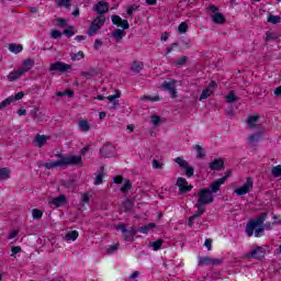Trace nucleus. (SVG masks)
<instances>
[{"mask_svg": "<svg viewBox=\"0 0 281 281\" xmlns=\"http://www.w3.org/2000/svg\"><path fill=\"white\" fill-rule=\"evenodd\" d=\"M267 216H269V213L263 212L257 218L250 220L246 225L247 236L251 237L255 234L256 238H260V236H261L262 232H265V229H267V231L273 229V225H276V222H273V223L266 222L265 223V221H267Z\"/></svg>", "mask_w": 281, "mask_h": 281, "instance_id": "f257e3e1", "label": "nucleus"}, {"mask_svg": "<svg viewBox=\"0 0 281 281\" xmlns=\"http://www.w3.org/2000/svg\"><path fill=\"white\" fill-rule=\"evenodd\" d=\"M57 157H61L57 155ZM82 164V156H68L61 157L59 160H50L49 162H37L40 168H46L47 170H53L54 168H63L65 166H78Z\"/></svg>", "mask_w": 281, "mask_h": 281, "instance_id": "f03ea898", "label": "nucleus"}, {"mask_svg": "<svg viewBox=\"0 0 281 281\" xmlns=\"http://www.w3.org/2000/svg\"><path fill=\"white\" fill-rule=\"evenodd\" d=\"M198 205H210L211 203H214V194H212V191L207 188L200 189L198 193Z\"/></svg>", "mask_w": 281, "mask_h": 281, "instance_id": "7ed1b4c3", "label": "nucleus"}, {"mask_svg": "<svg viewBox=\"0 0 281 281\" xmlns=\"http://www.w3.org/2000/svg\"><path fill=\"white\" fill-rule=\"evenodd\" d=\"M223 265V259L211 258V257H200L199 266L200 267H216Z\"/></svg>", "mask_w": 281, "mask_h": 281, "instance_id": "20e7f679", "label": "nucleus"}, {"mask_svg": "<svg viewBox=\"0 0 281 281\" xmlns=\"http://www.w3.org/2000/svg\"><path fill=\"white\" fill-rule=\"evenodd\" d=\"M250 190H254V180L247 178L246 182L235 190V194H237V196H245V194H249Z\"/></svg>", "mask_w": 281, "mask_h": 281, "instance_id": "39448f33", "label": "nucleus"}, {"mask_svg": "<svg viewBox=\"0 0 281 281\" xmlns=\"http://www.w3.org/2000/svg\"><path fill=\"white\" fill-rule=\"evenodd\" d=\"M267 251L258 246L256 247L255 249L250 250L249 252L245 254L244 255V258H247V259H255V260H262V258H265Z\"/></svg>", "mask_w": 281, "mask_h": 281, "instance_id": "423d86ee", "label": "nucleus"}, {"mask_svg": "<svg viewBox=\"0 0 281 281\" xmlns=\"http://www.w3.org/2000/svg\"><path fill=\"white\" fill-rule=\"evenodd\" d=\"M116 229L119 232H122V234H124V240H127V241L133 240V238H135V234H137V231L135 229V227L127 229L126 225H124V224H119L116 226Z\"/></svg>", "mask_w": 281, "mask_h": 281, "instance_id": "0eeeda50", "label": "nucleus"}, {"mask_svg": "<svg viewBox=\"0 0 281 281\" xmlns=\"http://www.w3.org/2000/svg\"><path fill=\"white\" fill-rule=\"evenodd\" d=\"M160 89L168 91L173 100L177 98V80L165 81Z\"/></svg>", "mask_w": 281, "mask_h": 281, "instance_id": "6e6552de", "label": "nucleus"}, {"mask_svg": "<svg viewBox=\"0 0 281 281\" xmlns=\"http://www.w3.org/2000/svg\"><path fill=\"white\" fill-rule=\"evenodd\" d=\"M71 69V65L65 64L63 61H56L49 65V71H57L59 74H65Z\"/></svg>", "mask_w": 281, "mask_h": 281, "instance_id": "1a4fd4ad", "label": "nucleus"}, {"mask_svg": "<svg viewBox=\"0 0 281 281\" xmlns=\"http://www.w3.org/2000/svg\"><path fill=\"white\" fill-rule=\"evenodd\" d=\"M176 186L179 187L180 194H184V192H192V189L194 188L192 184H188V180L183 177L178 178Z\"/></svg>", "mask_w": 281, "mask_h": 281, "instance_id": "9d476101", "label": "nucleus"}, {"mask_svg": "<svg viewBox=\"0 0 281 281\" xmlns=\"http://www.w3.org/2000/svg\"><path fill=\"white\" fill-rule=\"evenodd\" d=\"M227 177L228 175L213 181L211 184H210V188L209 190L211 191V193H216L221 190V186H223V183H225V181H227Z\"/></svg>", "mask_w": 281, "mask_h": 281, "instance_id": "9b49d317", "label": "nucleus"}, {"mask_svg": "<svg viewBox=\"0 0 281 281\" xmlns=\"http://www.w3.org/2000/svg\"><path fill=\"white\" fill-rule=\"evenodd\" d=\"M122 95V92L120 90L116 91L115 94L109 95L106 97V100H109V102L112 104L110 109H112V111H115V109H117V106H120V98Z\"/></svg>", "mask_w": 281, "mask_h": 281, "instance_id": "f8f14e48", "label": "nucleus"}, {"mask_svg": "<svg viewBox=\"0 0 281 281\" xmlns=\"http://www.w3.org/2000/svg\"><path fill=\"white\" fill-rule=\"evenodd\" d=\"M111 19L113 25H116V27H123V30H128V27H131L128 21L122 20L120 15H112Z\"/></svg>", "mask_w": 281, "mask_h": 281, "instance_id": "ddd939ff", "label": "nucleus"}, {"mask_svg": "<svg viewBox=\"0 0 281 281\" xmlns=\"http://www.w3.org/2000/svg\"><path fill=\"white\" fill-rule=\"evenodd\" d=\"M49 205H54V207H63L65 203H67V196L61 194L57 198H53L48 201Z\"/></svg>", "mask_w": 281, "mask_h": 281, "instance_id": "4468645a", "label": "nucleus"}, {"mask_svg": "<svg viewBox=\"0 0 281 281\" xmlns=\"http://www.w3.org/2000/svg\"><path fill=\"white\" fill-rule=\"evenodd\" d=\"M93 10L97 14H106L109 12V2L102 0L94 5Z\"/></svg>", "mask_w": 281, "mask_h": 281, "instance_id": "2eb2a0df", "label": "nucleus"}, {"mask_svg": "<svg viewBox=\"0 0 281 281\" xmlns=\"http://www.w3.org/2000/svg\"><path fill=\"white\" fill-rule=\"evenodd\" d=\"M102 157H113L115 155V147L111 144H105L100 150Z\"/></svg>", "mask_w": 281, "mask_h": 281, "instance_id": "dca6fc26", "label": "nucleus"}, {"mask_svg": "<svg viewBox=\"0 0 281 281\" xmlns=\"http://www.w3.org/2000/svg\"><path fill=\"white\" fill-rule=\"evenodd\" d=\"M33 68L34 59H25L19 69L22 71V75L25 76V74H27V71L32 70Z\"/></svg>", "mask_w": 281, "mask_h": 281, "instance_id": "f3484780", "label": "nucleus"}, {"mask_svg": "<svg viewBox=\"0 0 281 281\" xmlns=\"http://www.w3.org/2000/svg\"><path fill=\"white\" fill-rule=\"evenodd\" d=\"M211 170H223L225 168V161L221 158L215 159L209 164Z\"/></svg>", "mask_w": 281, "mask_h": 281, "instance_id": "a211bd4d", "label": "nucleus"}, {"mask_svg": "<svg viewBox=\"0 0 281 281\" xmlns=\"http://www.w3.org/2000/svg\"><path fill=\"white\" fill-rule=\"evenodd\" d=\"M111 36L116 41V43H120V41L126 36V31L116 29L112 32Z\"/></svg>", "mask_w": 281, "mask_h": 281, "instance_id": "6ab92c4d", "label": "nucleus"}, {"mask_svg": "<svg viewBox=\"0 0 281 281\" xmlns=\"http://www.w3.org/2000/svg\"><path fill=\"white\" fill-rule=\"evenodd\" d=\"M104 181V167H101L99 172L95 175L94 186H102Z\"/></svg>", "mask_w": 281, "mask_h": 281, "instance_id": "aec40b11", "label": "nucleus"}, {"mask_svg": "<svg viewBox=\"0 0 281 281\" xmlns=\"http://www.w3.org/2000/svg\"><path fill=\"white\" fill-rule=\"evenodd\" d=\"M23 76V72L18 69L15 71H11L9 75H8V80L9 82H14L15 80H19V78H21Z\"/></svg>", "mask_w": 281, "mask_h": 281, "instance_id": "412c9836", "label": "nucleus"}, {"mask_svg": "<svg viewBox=\"0 0 281 281\" xmlns=\"http://www.w3.org/2000/svg\"><path fill=\"white\" fill-rule=\"evenodd\" d=\"M104 23H106V18L104 15H99L92 21V24L95 27H99V30H102V25H104Z\"/></svg>", "mask_w": 281, "mask_h": 281, "instance_id": "4be33fe9", "label": "nucleus"}, {"mask_svg": "<svg viewBox=\"0 0 281 281\" xmlns=\"http://www.w3.org/2000/svg\"><path fill=\"white\" fill-rule=\"evenodd\" d=\"M9 52H12V54H21L23 52V45H21V44H10L9 45Z\"/></svg>", "mask_w": 281, "mask_h": 281, "instance_id": "5701e85b", "label": "nucleus"}, {"mask_svg": "<svg viewBox=\"0 0 281 281\" xmlns=\"http://www.w3.org/2000/svg\"><path fill=\"white\" fill-rule=\"evenodd\" d=\"M78 125L80 131H82L83 133H88V131H91V125L87 120L79 121Z\"/></svg>", "mask_w": 281, "mask_h": 281, "instance_id": "b1692460", "label": "nucleus"}, {"mask_svg": "<svg viewBox=\"0 0 281 281\" xmlns=\"http://www.w3.org/2000/svg\"><path fill=\"white\" fill-rule=\"evenodd\" d=\"M35 142H36L38 148H43V146H45V143L47 142V136L37 134L35 136Z\"/></svg>", "mask_w": 281, "mask_h": 281, "instance_id": "393cba45", "label": "nucleus"}, {"mask_svg": "<svg viewBox=\"0 0 281 281\" xmlns=\"http://www.w3.org/2000/svg\"><path fill=\"white\" fill-rule=\"evenodd\" d=\"M193 150H195L198 159H205V149L201 145H195Z\"/></svg>", "mask_w": 281, "mask_h": 281, "instance_id": "a878e982", "label": "nucleus"}, {"mask_svg": "<svg viewBox=\"0 0 281 281\" xmlns=\"http://www.w3.org/2000/svg\"><path fill=\"white\" fill-rule=\"evenodd\" d=\"M155 227H156L155 223H149L147 225L139 227L138 232L140 234H148V232H150V229H155Z\"/></svg>", "mask_w": 281, "mask_h": 281, "instance_id": "bb28decb", "label": "nucleus"}, {"mask_svg": "<svg viewBox=\"0 0 281 281\" xmlns=\"http://www.w3.org/2000/svg\"><path fill=\"white\" fill-rule=\"evenodd\" d=\"M262 137V133L258 132L256 134H252L248 137L249 144H257V142H260V138Z\"/></svg>", "mask_w": 281, "mask_h": 281, "instance_id": "cd10ccee", "label": "nucleus"}, {"mask_svg": "<svg viewBox=\"0 0 281 281\" xmlns=\"http://www.w3.org/2000/svg\"><path fill=\"white\" fill-rule=\"evenodd\" d=\"M12 102H14V97H9L5 100L1 101L0 102V111H2V109L10 106L12 104Z\"/></svg>", "mask_w": 281, "mask_h": 281, "instance_id": "c85d7f7f", "label": "nucleus"}, {"mask_svg": "<svg viewBox=\"0 0 281 281\" xmlns=\"http://www.w3.org/2000/svg\"><path fill=\"white\" fill-rule=\"evenodd\" d=\"M78 236H79V233L78 231H72V232H69L68 234H66L65 236V240L69 241V240H78Z\"/></svg>", "mask_w": 281, "mask_h": 281, "instance_id": "c756f323", "label": "nucleus"}, {"mask_svg": "<svg viewBox=\"0 0 281 281\" xmlns=\"http://www.w3.org/2000/svg\"><path fill=\"white\" fill-rule=\"evenodd\" d=\"M161 245H164V239L149 243V247H153L154 251H159V249H161Z\"/></svg>", "mask_w": 281, "mask_h": 281, "instance_id": "7c9ffc66", "label": "nucleus"}, {"mask_svg": "<svg viewBox=\"0 0 281 281\" xmlns=\"http://www.w3.org/2000/svg\"><path fill=\"white\" fill-rule=\"evenodd\" d=\"M131 69H132V71H135V74H139V71H142V69H144V63L134 61Z\"/></svg>", "mask_w": 281, "mask_h": 281, "instance_id": "2f4dec72", "label": "nucleus"}, {"mask_svg": "<svg viewBox=\"0 0 281 281\" xmlns=\"http://www.w3.org/2000/svg\"><path fill=\"white\" fill-rule=\"evenodd\" d=\"M226 102L228 104H233L234 102L238 101V97H236V93L234 91H231L226 97H225Z\"/></svg>", "mask_w": 281, "mask_h": 281, "instance_id": "473e14b6", "label": "nucleus"}, {"mask_svg": "<svg viewBox=\"0 0 281 281\" xmlns=\"http://www.w3.org/2000/svg\"><path fill=\"white\" fill-rule=\"evenodd\" d=\"M276 38H278V36L276 35V33L268 31L266 32L265 36H263V41L266 43H269L271 41H276Z\"/></svg>", "mask_w": 281, "mask_h": 281, "instance_id": "72a5a7b5", "label": "nucleus"}, {"mask_svg": "<svg viewBox=\"0 0 281 281\" xmlns=\"http://www.w3.org/2000/svg\"><path fill=\"white\" fill-rule=\"evenodd\" d=\"M259 116L258 115H252L247 119V124L249 128H256V122H258Z\"/></svg>", "mask_w": 281, "mask_h": 281, "instance_id": "f704fd0d", "label": "nucleus"}, {"mask_svg": "<svg viewBox=\"0 0 281 281\" xmlns=\"http://www.w3.org/2000/svg\"><path fill=\"white\" fill-rule=\"evenodd\" d=\"M212 93H214L213 89H211V88L204 89L200 95V100H207V98H210V95H212Z\"/></svg>", "mask_w": 281, "mask_h": 281, "instance_id": "c9c22d12", "label": "nucleus"}, {"mask_svg": "<svg viewBox=\"0 0 281 281\" xmlns=\"http://www.w3.org/2000/svg\"><path fill=\"white\" fill-rule=\"evenodd\" d=\"M140 100H147L148 102H159L161 100V97L159 94L156 95H143L140 97Z\"/></svg>", "mask_w": 281, "mask_h": 281, "instance_id": "e433bc0d", "label": "nucleus"}, {"mask_svg": "<svg viewBox=\"0 0 281 281\" xmlns=\"http://www.w3.org/2000/svg\"><path fill=\"white\" fill-rule=\"evenodd\" d=\"M213 23L221 24L225 21V16L222 13H215L212 15Z\"/></svg>", "mask_w": 281, "mask_h": 281, "instance_id": "4c0bfd02", "label": "nucleus"}, {"mask_svg": "<svg viewBox=\"0 0 281 281\" xmlns=\"http://www.w3.org/2000/svg\"><path fill=\"white\" fill-rule=\"evenodd\" d=\"M138 10H139V5H138V4H132V5H130V7L127 8L126 13L128 14V16H130L131 19H133V13H134V12H137Z\"/></svg>", "mask_w": 281, "mask_h": 281, "instance_id": "58836bf2", "label": "nucleus"}, {"mask_svg": "<svg viewBox=\"0 0 281 281\" xmlns=\"http://www.w3.org/2000/svg\"><path fill=\"white\" fill-rule=\"evenodd\" d=\"M100 32L99 26H95L91 23L90 27L87 31L88 36H95V34Z\"/></svg>", "mask_w": 281, "mask_h": 281, "instance_id": "ea45409f", "label": "nucleus"}, {"mask_svg": "<svg viewBox=\"0 0 281 281\" xmlns=\"http://www.w3.org/2000/svg\"><path fill=\"white\" fill-rule=\"evenodd\" d=\"M281 22L280 15H270L268 16V23H271L272 25H278V23Z\"/></svg>", "mask_w": 281, "mask_h": 281, "instance_id": "a19ab883", "label": "nucleus"}, {"mask_svg": "<svg viewBox=\"0 0 281 281\" xmlns=\"http://www.w3.org/2000/svg\"><path fill=\"white\" fill-rule=\"evenodd\" d=\"M194 207L198 209V211L193 215V216H195V218H199L200 216H203V214H205V209L203 207V205H199L195 203Z\"/></svg>", "mask_w": 281, "mask_h": 281, "instance_id": "79ce46f5", "label": "nucleus"}, {"mask_svg": "<svg viewBox=\"0 0 281 281\" xmlns=\"http://www.w3.org/2000/svg\"><path fill=\"white\" fill-rule=\"evenodd\" d=\"M10 169H8V168H1L0 169V181H1V179L2 180H5V179H8L9 177H10Z\"/></svg>", "mask_w": 281, "mask_h": 281, "instance_id": "37998d69", "label": "nucleus"}, {"mask_svg": "<svg viewBox=\"0 0 281 281\" xmlns=\"http://www.w3.org/2000/svg\"><path fill=\"white\" fill-rule=\"evenodd\" d=\"M135 203H133L132 200H126L124 203H123V209L125 210V212H131L134 207Z\"/></svg>", "mask_w": 281, "mask_h": 281, "instance_id": "c03bdc74", "label": "nucleus"}, {"mask_svg": "<svg viewBox=\"0 0 281 281\" xmlns=\"http://www.w3.org/2000/svg\"><path fill=\"white\" fill-rule=\"evenodd\" d=\"M32 216L35 221H40V218H43V211L38 210V209H34L32 211Z\"/></svg>", "mask_w": 281, "mask_h": 281, "instance_id": "a18cd8bd", "label": "nucleus"}, {"mask_svg": "<svg viewBox=\"0 0 281 281\" xmlns=\"http://www.w3.org/2000/svg\"><path fill=\"white\" fill-rule=\"evenodd\" d=\"M271 175L272 177H276V178L281 177V165L272 167Z\"/></svg>", "mask_w": 281, "mask_h": 281, "instance_id": "49530a36", "label": "nucleus"}, {"mask_svg": "<svg viewBox=\"0 0 281 281\" xmlns=\"http://www.w3.org/2000/svg\"><path fill=\"white\" fill-rule=\"evenodd\" d=\"M175 161H176V164H178V166H180V168H186L189 165L187 162V160L183 159V157H177V158H175Z\"/></svg>", "mask_w": 281, "mask_h": 281, "instance_id": "de8ad7c7", "label": "nucleus"}, {"mask_svg": "<svg viewBox=\"0 0 281 281\" xmlns=\"http://www.w3.org/2000/svg\"><path fill=\"white\" fill-rule=\"evenodd\" d=\"M82 58H85V53L82 50L71 54V60H82Z\"/></svg>", "mask_w": 281, "mask_h": 281, "instance_id": "09e8293b", "label": "nucleus"}, {"mask_svg": "<svg viewBox=\"0 0 281 281\" xmlns=\"http://www.w3.org/2000/svg\"><path fill=\"white\" fill-rule=\"evenodd\" d=\"M184 172L187 177H194V167L187 165V167L184 168Z\"/></svg>", "mask_w": 281, "mask_h": 281, "instance_id": "8fccbe9b", "label": "nucleus"}, {"mask_svg": "<svg viewBox=\"0 0 281 281\" xmlns=\"http://www.w3.org/2000/svg\"><path fill=\"white\" fill-rule=\"evenodd\" d=\"M71 0H59L57 1V8H69Z\"/></svg>", "mask_w": 281, "mask_h": 281, "instance_id": "3c124183", "label": "nucleus"}, {"mask_svg": "<svg viewBox=\"0 0 281 281\" xmlns=\"http://www.w3.org/2000/svg\"><path fill=\"white\" fill-rule=\"evenodd\" d=\"M131 188H132L131 180L127 179L125 180L124 186L121 187V192L126 193L128 192V190H131Z\"/></svg>", "mask_w": 281, "mask_h": 281, "instance_id": "603ef678", "label": "nucleus"}, {"mask_svg": "<svg viewBox=\"0 0 281 281\" xmlns=\"http://www.w3.org/2000/svg\"><path fill=\"white\" fill-rule=\"evenodd\" d=\"M89 201H91V194L89 193H82V199H81V204L85 205H89Z\"/></svg>", "mask_w": 281, "mask_h": 281, "instance_id": "864d4df0", "label": "nucleus"}, {"mask_svg": "<svg viewBox=\"0 0 281 281\" xmlns=\"http://www.w3.org/2000/svg\"><path fill=\"white\" fill-rule=\"evenodd\" d=\"M56 25L57 27H67V20L63 18H57Z\"/></svg>", "mask_w": 281, "mask_h": 281, "instance_id": "5fc2aeb1", "label": "nucleus"}, {"mask_svg": "<svg viewBox=\"0 0 281 281\" xmlns=\"http://www.w3.org/2000/svg\"><path fill=\"white\" fill-rule=\"evenodd\" d=\"M178 32L180 34H186V32H188V24L186 22L180 23L178 26Z\"/></svg>", "mask_w": 281, "mask_h": 281, "instance_id": "6e6d98bb", "label": "nucleus"}, {"mask_svg": "<svg viewBox=\"0 0 281 281\" xmlns=\"http://www.w3.org/2000/svg\"><path fill=\"white\" fill-rule=\"evenodd\" d=\"M56 95L58 98H65V95H69L70 98L74 95V91L71 90H66V91H63V92H57Z\"/></svg>", "mask_w": 281, "mask_h": 281, "instance_id": "4d7b16f0", "label": "nucleus"}, {"mask_svg": "<svg viewBox=\"0 0 281 281\" xmlns=\"http://www.w3.org/2000/svg\"><path fill=\"white\" fill-rule=\"evenodd\" d=\"M188 63V57L182 56L176 60L177 67H181V65H186Z\"/></svg>", "mask_w": 281, "mask_h": 281, "instance_id": "13d9d810", "label": "nucleus"}, {"mask_svg": "<svg viewBox=\"0 0 281 281\" xmlns=\"http://www.w3.org/2000/svg\"><path fill=\"white\" fill-rule=\"evenodd\" d=\"M63 36V33L58 30H53L50 31V38H60Z\"/></svg>", "mask_w": 281, "mask_h": 281, "instance_id": "bf43d9fd", "label": "nucleus"}, {"mask_svg": "<svg viewBox=\"0 0 281 281\" xmlns=\"http://www.w3.org/2000/svg\"><path fill=\"white\" fill-rule=\"evenodd\" d=\"M31 115L33 120H36V117H45V114L38 113V109L36 108L31 112Z\"/></svg>", "mask_w": 281, "mask_h": 281, "instance_id": "052dcab7", "label": "nucleus"}, {"mask_svg": "<svg viewBox=\"0 0 281 281\" xmlns=\"http://www.w3.org/2000/svg\"><path fill=\"white\" fill-rule=\"evenodd\" d=\"M117 249H120V244H115L113 246H110L106 249V254H115V251H117Z\"/></svg>", "mask_w": 281, "mask_h": 281, "instance_id": "680f3d73", "label": "nucleus"}, {"mask_svg": "<svg viewBox=\"0 0 281 281\" xmlns=\"http://www.w3.org/2000/svg\"><path fill=\"white\" fill-rule=\"evenodd\" d=\"M176 47H179V43H177V42L172 43L171 45H169L166 48V54H170L171 52H173L176 49Z\"/></svg>", "mask_w": 281, "mask_h": 281, "instance_id": "e2e57ef3", "label": "nucleus"}, {"mask_svg": "<svg viewBox=\"0 0 281 281\" xmlns=\"http://www.w3.org/2000/svg\"><path fill=\"white\" fill-rule=\"evenodd\" d=\"M159 122H161V117H159L158 115L151 116V124H154V126H158Z\"/></svg>", "mask_w": 281, "mask_h": 281, "instance_id": "0e129e2a", "label": "nucleus"}, {"mask_svg": "<svg viewBox=\"0 0 281 281\" xmlns=\"http://www.w3.org/2000/svg\"><path fill=\"white\" fill-rule=\"evenodd\" d=\"M64 34L68 37V38H71V36H74V30L70 27V29H66L64 31Z\"/></svg>", "mask_w": 281, "mask_h": 281, "instance_id": "69168bd1", "label": "nucleus"}, {"mask_svg": "<svg viewBox=\"0 0 281 281\" xmlns=\"http://www.w3.org/2000/svg\"><path fill=\"white\" fill-rule=\"evenodd\" d=\"M162 166L164 165L161 162H159V160H157V159L153 160V168L159 169V168H162Z\"/></svg>", "mask_w": 281, "mask_h": 281, "instance_id": "338daca9", "label": "nucleus"}, {"mask_svg": "<svg viewBox=\"0 0 281 281\" xmlns=\"http://www.w3.org/2000/svg\"><path fill=\"white\" fill-rule=\"evenodd\" d=\"M93 47L95 50L100 49L102 47V41L95 40Z\"/></svg>", "mask_w": 281, "mask_h": 281, "instance_id": "774afa93", "label": "nucleus"}]
</instances>
